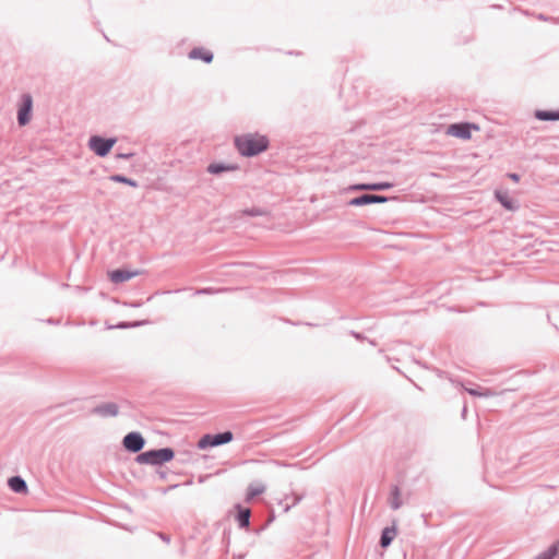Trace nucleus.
<instances>
[{"instance_id":"9b49d317","label":"nucleus","mask_w":559,"mask_h":559,"mask_svg":"<svg viewBox=\"0 0 559 559\" xmlns=\"http://www.w3.org/2000/svg\"><path fill=\"white\" fill-rule=\"evenodd\" d=\"M93 412L102 417H114L118 415V406L115 403H105L95 407Z\"/></svg>"},{"instance_id":"423d86ee","label":"nucleus","mask_w":559,"mask_h":559,"mask_svg":"<svg viewBox=\"0 0 559 559\" xmlns=\"http://www.w3.org/2000/svg\"><path fill=\"white\" fill-rule=\"evenodd\" d=\"M33 108V98L31 95L25 94L22 96V104L17 111V121L20 126H25L31 120V114Z\"/></svg>"},{"instance_id":"f03ea898","label":"nucleus","mask_w":559,"mask_h":559,"mask_svg":"<svg viewBox=\"0 0 559 559\" xmlns=\"http://www.w3.org/2000/svg\"><path fill=\"white\" fill-rule=\"evenodd\" d=\"M175 453L171 449L163 448L143 452L138 455L136 461L140 464L158 465L171 461Z\"/></svg>"},{"instance_id":"4be33fe9","label":"nucleus","mask_w":559,"mask_h":559,"mask_svg":"<svg viewBox=\"0 0 559 559\" xmlns=\"http://www.w3.org/2000/svg\"><path fill=\"white\" fill-rule=\"evenodd\" d=\"M558 555V545L550 546L546 551L540 554L535 559H554Z\"/></svg>"},{"instance_id":"a211bd4d","label":"nucleus","mask_w":559,"mask_h":559,"mask_svg":"<svg viewBox=\"0 0 559 559\" xmlns=\"http://www.w3.org/2000/svg\"><path fill=\"white\" fill-rule=\"evenodd\" d=\"M535 117L538 120H543V121L559 120V110L558 111L537 110L535 112Z\"/></svg>"},{"instance_id":"b1692460","label":"nucleus","mask_w":559,"mask_h":559,"mask_svg":"<svg viewBox=\"0 0 559 559\" xmlns=\"http://www.w3.org/2000/svg\"><path fill=\"white\" fill-rule=\"evenodd\" d=\"M145 322H134V323H120L117 325L119 329L133 328L144 324Z\"/></svg>"},{"instance_id":"ddd939ff","label":"nucleus","mask_w":559,"mask_h":559,"mask_svg":"<svg viewBox=\"0 0 559 559\" xmlns=\"http://www.w3.org/2000/svg\"><path fill=\"white\" fill-rule=\"evenodd\" d=\"M9 487L17 493L26 492L27 491V485L25 480L20 476H13L8 481Z\"/></svg>"},{"instance_id":"1a4fd4ad","label":"nucleus","mask_w":559,"mask_h":559,"mask_svg":"<svg viewBox=\"0 0 559 559\" xmlns=\"http://www.w3.org/2000/svg\"><path fill=\"white\" fill-rule=\"evenodd\" d=\"M393 185L391 182H378V183H357L350 186L348 190L352 191H383L391 189Z\"/></svg>"},{"instance_id":"5701e85b","label":"nucleus","mask_w":559,"mask_h":559,"mask_svg":"<svg viewBox=\"0 0 559 559\" xmlns=\"http://www.w3.org/2000/svg\"><path fill=\"white\" fill-rule=\"evenodd\" d=\"M250 510L243 509L239 511L238 522L240 527H247L249 525Z\"/></svg>"},{"instance_id":"dca6fc26","label":"nucleus","mask_w":559,"mask_h":559,"mask_svg":"<svg viewBox=\"0 0 559 559\" xmlns=\"http://www.w3.org/2000/svg\"><path fill=\"white\" fill-rule=\"evenodd\" d=\"M189 57L191 59H202L203 61H205L207 63L211 62L213 59L212 52H210L207 50L200 49V48L191 50L189 53Z\"/></svg>"},{"instance_id":"4468645a","label":"nucleus","mask_w":559,"mask_h":559,"mask_svg":"<svg viewBox=\"0 0 559 559\" xmlns=\"http://www.w3.org/2000/svg\"><path fill=\"white\" fill-rule=\"evenodd\" d=\"M464 389H465V391L467 393H469L473 396L490 397V396L497 395V393L495 391H492L490 389H487V388H481L479 385H477L475 388H467V386H465Z\"/></svg>"},{"instance_id":"393cba45","label":"nucleus","mask_w":559,"mask_h":559,"mask_svg":"<svg viewBox=\"0 0 559 559\" xmlns=\"http://www.w3.org/2000/svg\"><path fill=\"white\" fill-rule=\"evenodd\" d=\"M132 156H133V153H121V154L117 155L118 158H123V159H129Z\"/></svg>"},{"instance_id":"6e6552de","label":"nucleus","mask_w":559,"mask_h":559,"mask_svg":"<svg viewBox=\"0 0 559 559\" xmlns=\"http://www.w3.org/2000/svg\"><path fill=\"white\" fill-rule=\"evenodd\" d=\"M389 199L382 195L364 194L352 199L348 204L352 206H362L371 203H385Z\"/></svg>"},{"instance_id":"0eeeda50","label":"nucleus","mask_w":559,"mask_h":559,"mask_svg":"<svg viewBox=\"0 0 559 559\" xmlns=\"http://www.w3.org/2000/svg\"><path fill=\"white\" fill-rule=\"evenodd\" d=\"M122 443L127 450L136 453L144 447V439L139 432H130L123 438Z\"/></svg>"},{"instance_id":"6ab92c4d","label":"nucleus","mask_w":559,"mask_h":559,"mask_svg":"<svg viewBox=\"0 0 559 559\" xmlns=\"http://www.w3.org/2000/svg\"><path fill=\"white\" fill-rule=\"evenodd\" d=\"M264 491H265V486L263 484H261V483L251 484L248 487L247 499L250 500V499L254 498L255 496L263 493Z\"/></svg>"},{"instance_id":"7ed1b4c3","label":"nucleus","mask_w":559,"mask_h":559,"mask_svg":"<svg viewBox=\"0 0 559 559\" xmlns=\"http://www.w3.org/2000/svg\"><path fill=\"white\" fill-rule=\"evenodd\" d=\"M116 142V138L105 139L99 135H93L88 140V148L97 156L105 157L109 154Z\"/></svg>"},{"instance_id":"9d476101","label":"nucleus","mask_w":559,"mask_h":559,"mask_svg":"<svg viewBox=\"0 0 559 559\" xmlns=\"http://www.w3.org/2000/svg\"><path fill=\"white\" fill-rule=\"evenodd\" d=\"M136 275H139L138 271L115 270L109 273V278L114 283H122L135 277Z\"/></svg>"},{"instance_id":"20e7f679","label":"nucleus","mask_w":559,"mask_h":559,"mask_svg":"<svg viewBox=\"0 0 559 559\" xmlns=\"http://www.w3.org/2000/svg\"><path fill=\"white\" fill-rule=\"evenodd\" d=\"M233 440V433L230 431H225L223 433L217 435H205L203 436L199 442V449H206L209 447H217L221 444L228 443Z\"/></svg>"},{"instance_id":"f257e3e1","label":"nucleus","mask_w":559,"mask_h":559,"mask_svg":"<svg viewBox=\"0 0 559 559\" xmlns=\"http://www.w3.org/2000/svg\"><path fill=\"white\" fill-rule=\"evenodd\" d=\"M235 145L242 156H254L267 148L269 140L265 135L248 133L236 136Z\"/></svg>"},{"instance_id":"39448f33","label":"nucleus","mask_w":559,"mask_h":559,"mask_svg":"<svg viewBox=\"0 0 559 559\" xmlns=\"http://www.w3.org/2000/svg\"><path fill=\"white\" fill-rule=\"evenodd\" d=\"M472 129L479 130V127L474 123H453L448 127L447 134L462 140H469Z\"/></svg>"},{"instance_id":"2eb2a0df","label":"nucleus","mask_w":559,"mask_h":559,"mask_svg":"<svg viewBox=\"0 0 559 559\" xmlns=\"http://www.w3.org/2000/svg\"><path fill=\"white\" fill-rule=\"evenodd\" d=\"M395 535H396V530L394 527H385L381 534V539H380L381 546L388 547L392 543Z\"/></svg>"},{"instance_id":"aec40b11","label":"nucleus","mask_w":559,"mask_h":559,"mask_svg":"<svg viewBox=\"0 0 559 559\" xmlns=\"http://www.w3.org/2000/svg\"><path fill=\"white\" fill-rule=\"evenodd\" d=\"M389 503L390 507L394 510H397L402 506L401 493L397 487L392 489Z\"/></svg>"},{"instance_id":"f8f14e48","label":"nucleus","mask_w":559,"mask_h":559,"mask_svg":"<svg viewBox=\"0 0 559 559\" xmlns=\"http://www.w3.org/2000/svg\"><path fill=\"white\" fill-rule=\"evenodd\" d=\"M496 198L504 209L509 211H514L518 209L516 202L510 198L507 192L496 191Z\"/></svg>"},{"instance_id":"412c9836","label":"nucleus","mask_w":559,"mask_h":559,"mask_svg":"<svg viewBox=\"0 0 559 559\" xmlns=\"http://www.w3.org/2000/svg\"><path fill=\"white\" fill-rule=\"evenodd\" d=\"M109 179L114 182L124 183L133 188L138 187V182L135 180L124 177L122 175H112L109 177Z\"/></svg>"},{"instance_id":"f3484780","label":"nucleus","mask_w":559,"mask_h":559,"mask_svg":"<svg viewBox=\"0 0 559 559\" xmlns=\"http://www.w3.org/2000/svg\"><path fill=\"white\" fill-rule=\"evenodd\" d=\"M235 167L230 165H225L222 163H213L207 166V171L212 175H219L225 171L234 170Z\"/></svg>"},{"instance_id":"a878e982","label":"nucleus","mask_w":559,"mask_h":559,"mask_svg":"<svg viewBox=\"0 0 559 559\" xmlns=\"http://www.w3.org/2000/svg\"><path fill=\"white\" fill-rule=\"evenodd\" d=\"M509 177L513 180V181H519L520 177L519 175L516 174H510Z\"/></svg>"}]
</instances>
